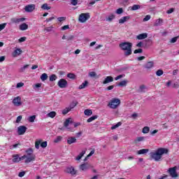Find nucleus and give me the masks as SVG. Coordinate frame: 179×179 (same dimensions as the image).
I'll list each match as a JSON object with an SVG mask.
<instances>
[{
    "mask_svg": "<svg viewBox=\"0 0 179 179\" xmlns=\"http://www.w3.org/2000/svg\"><path fill=\"white\" fill-rule=\"evenodd\" d=\"M167 153H169L168 149L160 148L156 152H151L150 156L155 162H160V159H162L163 155H167Z\"/></svg>",
    "mask_w": 179,
    "mask_h": 179,
    "instance_id": "obj_1",
    "label": "nucleus"
},
{
    "mask_svg": "<svg viewBox=\"0 0 179 179\" xmlns=\"http://www.w3.org/2000/svg\"><path fill=\"white\" fill-rule=\"evenodd\" d=\"M120 48L124 52L126 57H129L132 54V43L129 42H122L119 45Z\"/></svg>",
    "mask_w": 179,
    "mask_h": 179,
    "instance_id": "obj_2",
    "label": "nucleus"
},
{
    "mask_svg": "<svg viewBox=\"0 0 179 179\" xmlns=\"http://www.w3.org/2000/svg\"><path fill=\"white\" fill-rule=\"evenodd\" d=\"M33 148H28L25 152L27 155H24L23 156H25V160L24 163L28 164V163H31V162H34L36 160V155L34 153Z\"/></svg>",
    "mask_w": 179,
    "mask_h": 179,
    "instance_id": "obj_3",
    "label": "nucleus"
},
{
    "mask_svg": "<svg viewBox=\"0 0 179 179\" xmlns=\"http://www.w3.org/2000/svg\"><path fill=\"white\" fill-rule=\"evenodd\" d=\"M120 104H121V100L120 99H113L108 103V107L115 110Z\"/></svg>",
    "mask_w": 179,
    "mask_h": 179,
    "instance_id": "obj_4",
    "label": "nucleus"
},
{
    "mask_svg": "<svg viewBox=\"0 0 179 179\" xmlns=\"http://www.w3.org/2000/svg\"><path fill=\"white\" fill-rule=\"evenodd\" d=\"M90 19V13H81L79 15L78 20L80 23H85V22H87V20H89Z\"/></svg>",
    "mask_w": 179,
    "mask_h": 179,
    "instance_id": "obj_5",
    "label": "nucleus"
},
{
    "mask_svg": "<svg viewBox=\"0 0 179 179\" xmlns=\"http://www.w3.org/2000/svg\"><path fill=\"white\" fill-rule=\"evenodd\" d=\"M168 173L170 174L172 178H177V177H178V173H177V166L169 168Z\"/></svg>",
    "mask_w": 179,
    "mask_h": 179,
    "instance_id": "obj_6",
    "label": "nucleus"
},
{
    "mask_svg": "<svg viewBox=\"0 0 179 179\" xmlns=\"http://www.w3.org/2000/svg\"><path fill=\"white\" fill-rule=\"evenodd\" d=\"M64 171L67 174H71V176H75L78 173V171L75 170V167L73 166H67Z\"/></svg>",
    "mask_w": 179,
    "mask_h": 179,
    "instance_id": "obj_7",
    "label": "nucleus"
},
{
    "mask_svg": "<svg viewBox=\"0 0 179 179\" xmlns=\"http://www.w3.org/2000/svg\"><path fill=\"white\" fill-rule=\"evenodd\" d=\"M57 85L59 86V87H60L61 89H65V87H66V86H68V81H66V80L62 78L60 79L58 83H57Z\"/></svg>",
    "mask_w": 179,
    "mask_h": 179,
    "instance_id": "obj_8",
    "label": "nucleus"
},
{
    "mask_svg": "<svg viewBox=\"0 0 179 179\" xmlns=\"http://www.w3.org/2000/svg\"><path fill=\"white\" fill-rule=\"evenodd\" d=\"M24 159H26V156L19 157V155H13V163H19V162H22Z\"/></svg>",
    "mask_w": 179,
    "mask_h": 179,
    "instance_id": "obj_9",
    "label": "nucleus"
},
{
    "mask_svg": "<svg viewBox=\"0 0 179 179\" xmlns=\"http://www.w3.org/2000/svg\"><path fill=\"white\" fill-rule=\"evenodd\" d=\"M34 9H36V5L34 4H29L24 7L25 12H27L28 13H31Z\"/></svg>",
    "mask_w": 179,
    "mask_h": 179,
    "instance_id": "obj_10",
    "label": "nucleus"
},
{
    "mask_svg": "<svg viewBox=\"0 0 179 179\" xmlns=\"http://www.w3.org/2000/svg\"><path fill=\"white\" fill-rule=\"evenodd\" d=\"M13 103L15 107H19L20 106H22V98L20 96H17L13 99Z\"/></svg>",
    "mask_w": 179,
    "mask_h": 179,
    "instance_id": "obj_11",
    "label": "nucleus"
},
{
    "mask_svg": "<svg viewBox=\"0 0 179 179\" xmlns=\"http://www.w3.org/2000/svg\"><path fill=\"white\" fill-rule=\"evenodd\" d=\"M26 131H27V127H26V126H20L17 127L18 135H24Z\"/></svg>",
    "mask_w": 179,
    "mask_h": 179,
    "instance_id": "obj_12",
    "label": "nucleus"
},
{
    "mask_svg": "<svg viewBox=\"0 0 179 179\" xmlns=\"http://www.w3.org/2000/svg\"><path fill=\"white\" fill-rule=\"evenodd\" d=\"M22 51L20 48H16L12 53V57L13 58H16V57H19V55H21Z\"/></svg>",
    "mask_w": 179,
    "mask_h": 179,
    "instance_id": "obj_13",
    "label": "nucleus"
},
{
    "mask_svg": "<svg viewBox=\"0 0 179 179\" xmlns=\"http://www.w3.org/2000/svg\"><path fill=\"white\" fill-rule=\"evenodd\" d=\"M72 120L71 118H68L64 122V127L67 128L68 131H72V129L68 127H69V124H72Z\"/></svg>",
    "mask_w": 179,
    "mask_h": 179,
    "instance_id": "obj_14",
    "label": "nucleus"
},
{
    "mask_svg": "<svg viewBox=\"0 0 179 179\" xmlns=\"http://www.w3.org/2000/svg\"><path fill=\"white\" fill-rule=\"evenodd\" d=\"M24 20H26V18L24 17H22V18H12L11 19V22L13 23H15V24H19L22 22H24Z\"/></svg>",
    "mask_w": 179,
    "mask_h": 179,
    "instance_id": "obj_15",
    "label": "nucleus"
},
{
    "mask_svg": "<svg viewBox=\"0 0 179 179\" xmlns=\"http://www.w3.org/2000/svg\"><path fill=\"white\" fill-rule=\"evenodd\" d=\"M111 82H114V78L112 76H107L103 82V85H107V83H111Z\"/></svg>",
    "mask_w": 179,
    "mask_h": 179,
    "instance_id": "obj_16",
    "label": "nucleus"
},
{
    "mask_svg": "<svg viewBox=\"0 0 179 179\" xmlns=\"http://www.w3.org/2000/svg\"><path fill=\"white\" fill-rule=\"evenodd\" d=\"M129 19H131V17L129 16L122 17V18H120L119 20V23L120 24H124V22H128V20H129Z\"/></svg>",
    "mask_w": 179,
    "mask_h": 179,
    "instance_id": "obj_17",
    "label": "nucleus"
},
{
    "mask_svg": "<svg viewBox=\"0 0 179 179\" xmlns=\"http://www.w3.org/2000/svg\"><path fill=\"white\" fill-rule=\"evenodd\" d=\"M148 38V34L146 33L138 34L136 36V38L138 40H145V38Z\"/></svg>",
    "mask_w": 179,
    "mask_h": 179,
    "instance_id": "obj_18",
    "label": "nucleus"
},
{
    "mask_svg": "<svg viewBox=\"0 0 179 179\" xmlns=\"http://www.w3.org/2000/svg\"><path fill=\"white\" fill-rule=\"evenodd\" d=\"M67 143L69 145H72V143H76V138L75 137H69L67 139Z\"/></svg>",
    "mask_w": 179,
    "mask_h": 179,
    "instance_id": "obj_19",
    "label": "nucleus"
},
{
    "mask_svg": "<svg viewBox=\"0 0 179 179\" xmlns=\"http://www.w3.org/2000/svg\"><path fill=\"white\" fill-rule=\"evenodd\" d=\"M89 169V164L85 163L80 166V170L82 171H86Z\"/></svg>",
    "mask_w": 179,
    "mask_h": 179,
    "instance_id": "obj_20",
    "label": "nucleus"
},
{
    "mask_svg": "<svg viewBox=\"0 0 179 179\" xmlns=\"http://www.w3.org/2000/svg\"><path fill=\"white\" fill-rule=\"evenodd\" d=\"M162 24H163V19L159 18L155 20L154 26L157 27L158 26H162Z\"/></svg>",
    "mask_w": 179,
    "mask_h": 179,
    "instance_id": "obj_21",
    "label": "nucleus"
},
{
    "mask_svg": "<svg viewBox=\"0 0 179 179\" xmlns=\"http://www.w3.org/2000/svg\"><path fill=\"white\" fill-rule=\"evenodd\" d=\"M29 29V25L26 23H22L20 25V30L24 31V30H27Z\"/></svg>",
    "mask_w": 179,
    "mask_h": 179,
    "instance_id": "obj_22",
    "label": "nucleus"
},
{
    "mask_svg": "<svg viewBox=\"0 0 179 179\" xmlns=\"http://www.w3.org/2000/svg\"><path fill=\"white\" fill-rule=\"evenodd\" d=\"M89 85V82L87 80H85L84 83H83L79 87V90H82V89H85L87 87V85Z\"/></svg>",
    "mask_w": 179,
    "mask_h": 179,
    "instance_id": "obj_23",
    "label": "nucleus"
},
{
    "mask_svg": "<svg viewBox=\"0 0 179 179\" xmlns=\"http://www.w3.org/2000/svg\"><path fill=\"white\" fill-rule=\"evenodd\" d=\"M149 152V149H141L137 151V155H146Z\"/></svg>",
    "mask_w": 179,
    "mask_h": 179,
    "instance_id": "obj_24",
    "label": "nucleus"
},
{
    "mask_svg": "<svg viewBox=\"0 0 179 179\" xmlns=\"http://www.w3.org/2000/svg\"><path fill=\"white\" fill-rule=\"evenodd\" d=\"M115 19V15L114 14H110L106 17V22H113Z\"/></svg>",
    "mask_w": 179,
    "mask_h": 179,
    "instance_id": "obj_25",
    "label": "nucleus"
},
{
    "mask_svg": "<svg viewBox=\"0 0 179 179\" xmlns=\"http://www.w3.org/2000/svg\"><path fill=\"white\" fill-rule=\"evenodd\" d=\"M153 65H154L153 62H148L145 64V68H146V69H150L151 68H153Z\"/></svg>",
    "mask_w": 179,
    "mask_h": 179,
    "instance_id": "obj_26",
    "label": "nucleus"
},
{
    "mask_svg": "<svg viewBox=\"0 0 179 179\" xmlns=\"http://www.w3.org/2000/svg\"><path fill=\"white\" fill-rule=\"evenodd\" d=\"M48 79V75L47 73H44L41 76V80L42 82H45Z\"/></svg>",
    "mask_w": 179,
    "mask_h": 179,
    "instance_id": "obj_27",
    "label": "nucleus"
},
{
    "mask_svg": "<svg viewBox=\"0 0 179 179\" xmlns=\"http://www.w3.org/2000/svg\"><path fill=\"white\" fill-rule=\"evenodd\" d=\"M41 9L43 10H50V9H51V6H48V3H44L41 6Z\"/></svg>",
    "mask_w": 179,
    "mask_h": 179,
    "instance_id": "obj_28",
    "label": "nucleus"
},
{
    "mask_svg": "<svg viewBox=\"0 0 179 179\" xmlns=\"http://www.w3.org/2000/svg\"><path fill=\"white\" fill-rule=\"evenodd\" d=\"M86 153V151H82L81 153H80L76 158V160H80L83 156H85V154Z\"/></svg>",
    "mask_w": 179,
    "mask_h": 179,
    "instance_id": "obj_29",
    "label": "nucleus"
},
{
    "mask_svg": "<svg viewBox=\"0 0 179 179\" xmlns=\"http://www.w3.org/2000/svg\"><path fill=\"white\" fill-rule=\"evenodd\" d=\"M84 114H85V115H87L88 117H90V115H92V114H93V111H92V110H90V109H86L84 111Z\"/></svg>",
    "mask_w": 179,
    "mask_h": 179,
    "instance_id": "obj_30",
    "label": "nucleus"
},
{
    "mask_svg": "<svg viewBox=\"0 0 179 179\" xmlns=\"http://www.w3.org/2000/svg\"><path fill=\"white\" fill-rule=\"evenodd\" d=\"M57 115V113L55 111H52L47 114V117H49L50 118H54Z\"/></svg>",
    "mask_w": 179,
    "mask_h": 179,
    "instance_id": "obj_31",
    "label": "nucleus"
},
{
    "mask_svg": "<svg viewBox=\"0 0 179 179\" xmlns=\"http://www.w3.org/2000/svg\"><path fill=\"white\" fill-rule=\"evenodd\" d=\"M127 83H128L127 80H122L120 83H119V84L117 85V86H120V87H124V86H127Z\"/></svg>",
    "mask_w": 179,
    "mask_h": 179,
    "instance_id": "obj_32",
    "label": "nucleus"
},
{
    "mask_svg": "<svg viewBox=\"0 0 179 179\" xmlns=\"http://www.w3.org/2000/svg\"><path fill=\"white\" fill-rule=\"evenodd\" d=\"M56 79H57V77L55 74H52L49 77L50 82H54V81H55Z\"/></svg>",
    "mask_w": 179,
    "mask_h": 179,
    "instance_id": "obj_33",
    "label": "nucleus"
},
{
    "mask_svg": "<svg viewBox=\"0 0 179 179\" xmlns=\"http://www.w3.org/2000/svg\"><path fill=\"white\" fill-rule=\"evenodd\" d=\"M97 115H93L91 117L88 118L87 122H92V121H94V120H97Z\"/></svg>",
    "mask_w": 179,
    "mask_h": 179,
    "instance_id": "obj_34",
    "label": "nucleus"
},
{
    "mask_svg": "<svg viewBox=\"0 0 179 179\" xmlns=\"http://www.w3.org/2000/svg\"><path fill=\"white\" fill-rule=\"evenodd\" d=\"M122 125V122H119L116 124L112 126L111 129H117L119 127H121Z\"/></svg>",
    "mask_w": 179,
    "mask_h": 179,
    "instance_id": "obj_35",
    "label": "nucleus"
},
{
    "mask_svg": "<svg viewBox=\"0 0 179 179\" xmlns=\"http://www.w3.org/2000/svg\"><path fill=\"white\" fill-rule=\"evenodd\" d=\"M62 141V136H57L56 138L54 140L55 143H58V142H61Z\"/></svg>",
    "mask_w": 179,
    "mask_h": 179,
    "instance_id": "obj_36",
    "label": "nucleus"
},
{
    "mask_svg": "<svg viewBox=\"0 0 179 179\" xmlns=\"http://www.w3.org/2000/svg\"><path fill=\"white\" fill-rule=\"evenodd\" d=\"M35 120H36V115H34L32 116H29V118H28L29 122H34Z\"/></svg>",
    "mask_w": 179,
    "mask_h": 179,
    "instance_id": "obj_37",
    "label": "nucleus"
},
{
    "mask_svg": "<svg viewBox=\"0 0 179 179\" xmlns=\"http://www.w3.org/2000/svg\"><path fill=\"white\" fill-rule=\"evenodd\" d=\"M149 131H150V129L149 128V127H143L142 132L143 134H148Z\"/></svg>",
    "mask_w": 179,
    "mask_h": 179,
    "instance_id": "obj_38",
    "label": "nucleus"
},
{
    "mask_svg": "<svg viewBox=\"0 0 179 179\" xmlns=\"http://www.w3.org/2000/svg\"><path fill=\"white\" fill-rule=\"evenodd\" d=\"M178 38H179V36H175V37L172 38L170 40L171 44H173L174 43H177V40H178Z\"/></svg>",
    "mask_w": 179,
    "mask_h": 179,
    "instance_id": "obj_39",
    "label": "nucleus"
},
{
    "mask_svg": "<svg viewBox=\"0 0 179 179\" xmlns=\"http://www.w3.org/2000/svg\"><path fill=\"white\" fill-rule=\"evenodd\" d=\"M138 9H141V6L138 5V4H134L132 7H131V10H138Z\"/></svg>",
    "mask_w": 179,
    "mask_h": 179,
    "instance_id": "obj_40",
    "label": "nucleus"
},
{
    "mask_svg": "<svg viewBox=\"0 0 179 179\" xmlns=\"http://www.w3.org/2000/svg\"><path fill=\"white\" fill-rule=\"evenodd\" d=\"M71 111V108H66L62 110L63 115H66V114L69 113V112Z\"/></svg>",
    "mask_w": 179,
    "mask_h": 179,
    "instance_id": "obj_41",
    "label": "nucleus"
},
{
    "mask_svg": "<svg viewBox=\"0 0 179 179\" xmlns=\"http://www.w3.org/2000/svg\"><path fill=\"white\" fill-rule=\"evenodd\" d=\"M145 89H146V87L145 85H141L138 92H140L141 93H145Z\"/></svg>",
    "mask_w": 179,
    "mask_h": 179,
    "instance_id": "obj_42",
    "label": "nucleus"
},
{
    "mask_svg": "<svg viewBox=\"0 0 179 179\" xmlns=\"http://www.w3.org/2000/svg\"><path fill=\"white\" fill-rule=\"evenodd\" d=\"M6 24H8L6 22L0 24V31H2V30L6 27Z\"/></svg>",
    "mask_w": 179,
    "mask_h": 179,
    "instance_id": "obj_43",
    "label": "nucleus"
},
{
    "mask_svg": "<svg viewBox=\"0 0 179 179\" xmlns=\"http://www.w3.org/2000/svg\"><path fill=\"white\" fill-rule=\"evenodd\" d=\"M122 78H125V74H120L115 78V80H118L120 79H122Z\"/></svg>",
    "mask_w": 179,
    "mask_h": 179,
    "instance_id": "obj_44",
    "label": "nucleus"
},
{
    "mask_svg": "<svg viewBox=\"0 0 179 179\" xmlns=\"http://www.w3.org/2000/svg\"><path fill=\"white\" fill-rule=\"evenodd\" d=\"M41 143V141H36V143H35L36 149H39L40 148Z\"/></svg>",
    "mask_w": 179,
    "mask_h": 179,
    "instance_id": "obj_45",
    "label": "nucleus"
},
{
    "mask_svg": "<svg viewBox=\"0 0 179 179\" xmlns=\"http://www.w3.org/2000/svg\"><path fill=\"white\" fill-rule=\"evenodd\" d=\"M134 54H142L143 52V50L139 48L134 50Z\"/></svg>",
    "mask_w": 179,
    "mask_h": 179,
    "instance_id": "obj_46",
    "label": "nucleus"
},
{
    "mask_svg": "<svg viewBox=\"0 0 179 179\" xmlns=\"http://www.w3.org/2000/svg\"><path fill=\"white\" fill-rule=\"evenodd\" d=\"M156 75L157 76H162V75H163V70L159 69L158 71H157Z\"/></svg>",
    "mask_w": 179,
    "mask_h": 179,
    "instance_id": "obj_47",
    "label": "nucleus"
},
{
    "mask_svg": "<svg viewBox=\"0 0 179 179\" xmlns=\"http://www.w3.org/2000/svg\"><path fill=\"white\" fill-rule=\"evenodd\" d=\"M67 78H69V79H75L76 76L75 74L69 73L67 74Z\"/></svg>",
    "mask_w": 179,
    "mask_h": 179,
    "instance_id": "obj_48",
    "label": "nucleus"
},
{
    "mask_svg": "<svg viewBox=\"0 0 179 179\" xmlns=\"http://www.w3.org/2000/svg\"><path fill=\"white\" fill-rule=\"evenodd\" d=\"M53 29H54V27L51 26L49 27H45V31H48V33H49L50 31H52Z\"/></svg>",
    "mask_w": 179,
    "mask_h": 179,
    "instance_id": "obj_49",
    "label": "nucleus"
},
{
    "mask_svg": "<svg viewBox=\"0 0 179 179\" xmlns=\"http://www.w3.org/2000/svg\"><path fill=\"white\" fill-rule=\"evenodd\" d=\"M123 12L124 10L122 9V8H120L116 10L117 15H121V13H122Z\"/></svg>",
    "mask_w": 179,
    "mask_h": 179,
    "instance_id": "obj_50",
    "label": "nucleus"
},
{
    "mask_svg": "<svg viewBox=\"0 0 179 179\" xmlns=\"http://www.w3.org/2000/svg\"><path fill=\"white\" fill-rule=\"evenodd\" d=\"M27 68H29V64H27V65L24 66L23 67H22L20 69V71L23 72L24 71H26V69H27Z\"/></svg>",
    "mask_w": 179,
    "mask_h": 179,
    "instance_id": "obj_51",
    "label": "nucleus"
},
{
    "mask_svg": "<svg viewBox=\"0 0 179 179\" xmlns=\"http://www.w3.org/2000/svg\"><path fill=\"white\" fill-rule=\"evenodd\" d=\"M17 146H20V143L14 144L11 146H10V149H16Z\"/></svg>",
    "mask_w": 179,
    "mask_h": 179,
    "instance_id": "obj_52",
    "label": "nucleus"
},
{
    "mask_svg": "<svg viewBox=\"0 0 179 179\" xmlns=\"http://www.w3.org/2000/svg\"><path fill=\"white\" fill-rule=\"evenodd\" d=\"M27 40V38L26 36H23V37H21L18 41L19 43H24V41Z\"/></svg>",
    "mask_w": 179,
    "mask_h": 179,
    "instance_id": "obj_53",
    "label": "nucleus"
},
{
    "mask_svg": "<svg viewBox=\"0 0 179 179\" xmlns=\"http://www.w3.org/2000/svg\"><path fill=\"white\" fill-rule=\"evenodd\" d=\"M148 20H150V15H146L143 20L144 22H148Z\"/></svg>",
    "mask_w": 179,
    "mask_h": 179,
    "instance_id": "obj_54",
    "label": "nucleus"
},
{
    "mask_svg": "<svg viewBox=\"0 0 179 179\" xmlns=\"http://www.w3.org/2000/svg\"><path fill=\"white\" fill-rule=\"evenodd\" d=\"M71 3L73 6H76L78 5V0H71Z\"/></svg>",
    "mask_w": 179,
    "mask_h": 179,
    "instance_id": "obj_55",
    "label": "nucleus"
},
{
    "mask_svg": "<svg viewBox=\"0 0 179 179\" xmlns=\"http://www.w3.org/2000/svg\"><path fill=\"white\" fill-rule=\"evenodd\" d=\"M22 115H19V116L17 117V120H16L15 122H16L17 124H19V122H20L22 121Z\"/></svg>",
    "mask_w": 179,
    "mask_h": 179,
    "instance_id": "obj_56",
    "label": "nucleus"
},
{
    "mask_svg": "<svg viewBox=\"0 0 179 179\" xmlns=\"http://www.w3.org/2000/svg\"><path fill=\"white\" fill-rule=\"evenodd\" d=\"M136 141H137V142H142V141H145V137H143V136L138 137L136 138Z\"/></svg>",
    "mask_w": 179,
    "mask_h": 179,
    "instance_id": "obj_57",
    "label": "nucleus"
},
{
    "mask_svg": "<svg viewBox=\"0 0 179 179\" xmlns=\"http://www.w3.org/2000/svg\"><path fill=\"white\" fill-rule=\"evenodd\" d=\"M41 146L42 147V148H47V141H43V142H42L41 143Z\"/></svg>",
    "mask_w": 179,
    "mask_h": 179,
    "instance_id": "obj_58",
    "label": "nucleus"
},
{
    "mask_svg": "<svg viewBox=\"0 0 179 179\" xmlns=\"http://www.w3.org/2000/svg\"><path fill=\"white\" fill-rule=\"evenodd\" d=\"M23 86H24V83H18L17 84L16 87H17V88H19V87H23Z\"/></svg>",
    "mask_w": 179,
    "mask_h": 179,
    "instance_id": "obj_59",
    "label": "nucleus"
},
{
    "mask_svg": "<svg viewBox=\"0 0 179 179\" xmlns=\"http://www.w3.org/2000/svg\"><path fill=\"white\" fill-rule=\"evenodd\" d=\"M24 174H26V172L24 171H22V172H20L19 174H18V177H24Z\"/></svg>",
    "mask_w": 179,
    "mask_h": 179,
    "instance_id": "obj_60",
    "label": "nucleus"
},
{
    "mask_svg": "<svg viewBox=\"0 0 179 179\" xmlns=\"http://www.w3.org/2000/svg\"><path fill=\"white\" fill-rule=\"evenodd\" d=\"M89 75H90V76L91 78H94L96 74V72L92 71V72H90V73H89Z\"/></svg>",
    "mask_w": 179,
    "mask_h": 179,
    "instance_id": "obj_61",
    "label": "nucleus"
},
{
    "mask_svg": "<svg viewBox=\"0 0 179 179\" xmlns=\"http://www.w3.org/2000/svg\"><path fill=\"white\" fill-rule=\"evenodd\" d=\"M173 12H174V8H171L166 11V13H168V15H170L171 13H173Z\"/></svg>",
    "mask_w": 179,
    "mask_h": 179,
    "instance_id": "obj_62",
    "label": "nucleus"
},
{
    "mask_svg": "<svg viewBox=\"0 0 179 179\" xmlns=\"http://www.w3.org/2000/svg\"><path fill=\"white\" fill-rule=\"evenodd\" d=\"M75 107H76V103H73L70 105V106L69 107V108H70V110L72 109V108H75Z\"/></svg>",
    "mask_w": 179,
    "mask_h": 179,
    "instance_id": "obj_63",
    "label": "nucleus"
},
{
    "mask_svg": "<svg viewBox=\"0 0 179 179\" xmlns=\"http://www.w3.org/2000/svg\"><path fill=\"white\" fill-rule=\"evenodd\" d=\"M66 18L65 17H59L57 18V20H59V22H64V20H65Z\"/></svg>",
    "mask_w": 179,
    "mask_h": 179,
    "instance_id": "obj_64",
    "label": "nucleus"
}]
</instances>
